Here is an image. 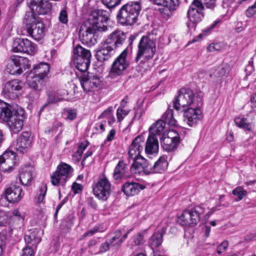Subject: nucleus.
I'll return each mask as SVG.
<instances>
[{"label":"nucleus","instance_id":"obj_16","mask_svg":"<svg viewBox=\"0 0 256 256\" xmlns=\"http://www.w3.org/2000/svg\"><path fill=\"white\" fill-rule=\"evenodd\" d=\"M12 50L14 52H22L34 54L37 50L36 46L27 38H16L12 44Z\"/></svg>","mask_w":256,"mask_h":256},{"label":"nucleus","instance_id":"obj_15","mask_svg":"<svg viewBox=\"0 0 256 256\" xmlns=\"http://www.w3.org/2000/svg\"><path fill=\"white\" fill-rule=\"evenodd\" d=\"M160 142L164 150L167 152L173 151L179 144V135L176 130H170L167 134H163L160 138Z\"/></svg>","mask_w":256,"mask_h":256},{"label":"nucleus","instance_id":"obj_37","mask_svg":"<svg viewBox=\"0 0 256 256\" xmlns=\"http://www.w3.org/2000/svg\"><path fill=\"white\" fill-rule=\"evenodd\" d=\"M47 192V186L45 184H42L38 188L34 196V202L37 204L44 203V198Z\"/></svg>","mask_w":256,"mask_h":256},{"label":"nucleus","instance_id":"obj_5","mask_svg":"<svg viewBox=\"0 0 256 256\" xmlns=\"http://www.w3.org/2000/svg\"><path fill=\"white\" fill-rule=\"evenodd\" d=\"M50 68L48 64L46 62H40L34 66L26 77V82L28 86L35 90H41Z\"/></svg>","mask_w":256,"mask_h":256},{"label":"nucleus","instance_id":"obj_56","mask_svg":"<svg viewBox=\"0 0 256 256\" xmlns=\"http://www.w3.org/2000/svg\"><path fill=\"white\" fill-rule=\"evenodd\" d=\"M228 242L227 241H224L220 244L217 248V252L218 254H220L223 252L228 246Z\"/></svg>","mask_w":256,"mask_h":256},{"label":"nucleus","instance_id":"obj_34","mask_svg":"<svg viewBox=\"0 0 256 256\" xmlns=\"http://www.w3.org/2000/svg\"><path fill=\"white\" fill-rule=\"evenodd\" d=\"M72 59L82 58H91L90 52L80 45H76L73 49Z\"/></svg>","mask_w":256,"mask_h":256},{"label":"nucleus","instance_id":"obj_32","mask_svg":"<svg viewBox=\"0 0 256 256\" xmlns=\"http://www.w3.org/2000/svg\"><path fill=\"white\" fill-rule=\"evenodd\" d=\"M91 58H82L72 59L76 68L80 72H86L89 68Z\"/></svg>","mask_w":256,"mask_h":256},{"label":"nucleus","instance_id":"obj_18","mask_svg":"<svg viewBox=\"0 0 256 256\" xmlns=\"http://www.w3.org/2000/svg\"><path fill=\"white\" fill-rule=\"evenodd\" d=\"M96 30H98L85 22L81 26L80 30V40L84 44L88 46L94 45L96 43V40L94 37Z\"/></svg>","mask_w":256,"mask_h":256},{"label":"nucleus","instance_id":"obj_4","mask_svg":"<svg viewBox=\"0 0 256 256\" xmlns=\"http://www.w3.org/2000/svg\"><path fill=\"white\" fill-rule=\"evenodd\" d=\"M203 94L199 92L194 94L188 88H182L174 102V107L178 110H182L195 106H203Z\"/></svg>","mask_w":256,"mask_h":256},{"label":"nucleus","instance_id":"obj_8","mask_svg":"<svg viewBox=\"0 0 256 256\" xmlns=\"http://www.w3.org/2000/svg\"><path fill=\"white\" fill-rule=\"evenodd\" d=\"M24 195L22 188L15 183L6 186L0 196V205L6 206L9 203L14 204L20 202Z\"/></svg>","mask_w":256,"mask_h":256},{"label":"nucleus","instance_id":"obj_24","mask_svg":"<svg viewBox=\"0 0 256 256\" xmlns=\"http://www.w3.org/2000/svg\"><path fill=\"white\" fill-rule=\"evenodd\" d=\"M31 144L30 134L28 132H22L17 139L14 144L15 150L20 153H24L28 151Z\"/></svg>","mask_w":256,"mask_h":256},{"label":"nucleus","instance_id":"obj_23","mask_svg":"<svg viewBox=\"0 0 256 256\" xmlns=\"http://www.w3.org/2000/svg\"><path fill=\"white\" fill-rule=\"evenodd\" d=\"M204 8L198 0H194L187 13L190 20L193 23L200 22L204 17L202 12Z\"/></svg>","mask_w":256,"mask_h":256},{"label":"nucleus","instance_id":"obj_46","mask_svg":"<svg viewBox=\"0 0 256 256\" xmlns=\"http://www.w3.org/2000/svg\"><path fill=\"white\" fill-rule=\"evenodd\" d=\"M15 63L18 65V66L26 70L30 68V64L29 60L24 57H18L15 58Z\"/></svg>","mask_w":256,"mask_h":256},{"label":"nucleus","instance_id":"obj_21","mask_svg":"<svg viewBox=\"0 0 256 256\" xmlns=\"http://www.w3.org/2000/svg\"><path fill=\"white\" fill-rule=\"evenodd\" d=\"M132 160H133V164L130 167L132 173L138 174H150V164L144 158L140 156Z\"/></svg>","mask_w":256,"mask_h":256},{"label":"nucleus","instance_id":"obj_20","mask_svg":"<svg viewBox=\"0 0 256 256\" xmlns=\"http://www.w3.org/2000/svg\"><path fill=\"white\" fill-rule=\"evenodd\" d=\"M15 153L10 150H6L0 156V170L4 172H10L16 163Z\"/></svg>","mask_w":256,"mask_h":256},{"label":"nucleus","instance_id":"obj_44","mask_svg":"<svg viewBox=\"0 0 256 256\" xmlns=\"http://www.w3.org/2000/svg\"><path fill=\"white\" fill-rule=\"evenodd\" d=\"M146 230H144L142 232H138L134 238V244L136 246L143 244L146 242Z\"/></svg>","mask_w":256,"mask_h":256},{"label":"nucleus","instance_id":"obj_58","mask_svg":"<svg viewBox=\"0 0 256 256\" xmlns=\"http://www.w3.org/2000/svg\"><path fill=\"white\" fill-rule=\"evenodd\" d=\"M115 134L116 130L114 129L111 130L104 141V143H106V142H111L112 140L114 139Z\"/></svg>","mask_w":256,"mask_h":256},{"label":"nucleus","instance_id":"obj_30","mask_svg":"<svg viewBox=\"0 0 256 256\" xmlns=\"http://www.w3.org/2000/svg\"><path fill=\"white\" fill-rule=\"evenodd\" d=\"M144 186L133 182H126L122 186V191L127 196H132L137 194Z\"/></svg>","mask_w":256,"mask_h":256},{"label":"nucleus","instance_id":"obj_12","mask_svg":"<svg viewBox=\"0 0 256 256\" xmlns=\"http://www.w3.org/2000/svg\"><path fill=\"white\" fill-rule=\"evenodd\" d=\"M23 83L18 80H12L6 82L2 94L4 98L10 100H16L22 95Z\"/></svg>","mask_w":256,"mask_h":256},{"label":"nucleus","instance_id":"obj_51","mask_svg":"<svg viewBox=\"0 0 256 256\" xmlns=\"http://www.w3.org/2000/svg\"><path fill=\"white\" fill-rule=\"evenodd\" d=\"M34 248L26 246L22 250V256H34Z\"/></svg>","mask_w":256,"mask_h":256},{"label":"nucleus","instance_id":"obj_31","mask_svg":"<svg viewBox=\"0 0 256 256\" xmlns=\"http://www.w3.org/2000/svg\"><path fill=\"white\" fill-rule=\"evenodd\" d=\"M168 166L166 157L162 156L152 166L150 164V174L162 173L165 171Z\"/></svg>","mask_w":256,"mask_h":256},{"label":"nucleus","instance_id":"obj_33","mask_svg":"<svg viewBox=\"0 0 256 256\" xmlns=\"http://www.w3.org/2000/svg\"><path fill=\"white\" fill-rule=\"evenodd\" d=\"M12 215L10 212L4 210H0V226L8 227L10 232L12 230L10 225L12 224Z\"/></svg>","mask_w":256,"mask_h":256},{"label":"nucleus","instance_id":"obj_52","mask_svg":"<svg viewBox=\"0 0 256 256\" xmlns=\"http://www.w3.org/2000/svg\"><path fill=\"white\" fill-rule=\"evenodd\" d=\"M202 5H205L208 8L213 9L216 6V0H200Z\"/></svg>","mask_w":256,"mask_h":256},{"label":"nucleus","instance_id":"obj_2","mask_svg":"<svg viewBox=\"0 0 256 256\" xmlns=\"http://www.w3.org/2000/svg\"><path fill=\"white\" fill-rule=\"evenodd\" d=\"M126 38V34L120 30H115L110 34L102 43L96 56L100 61L108 60L113 56L116 50L120 46Z\"/></svg>","mask_w":256,"mask_h":256},{"label":"nucleus","instance_id":"obj_19","mask_svg":"<svg viewBox=\"0 0 256 256\" xmlns=\"http://www.w3.org/2000/svg\"><path fill=\"white\" fill-rule=\"evenodd\" d=\"M202 106H195L182 110L184 120L190 126H193L202 119Z\"/></svg>","mask_w":256,"mask_h":256},{"label":"nucleus","instance_id":"obj_28","mask_svg":"<svg viewBox=\"0 0 256 256\" xmlns=\"http://www.w3.org/2000/svg\"><path fill=\"white\" fill-rule=\"evenodd\" d=\"M159 149L158 142L156 136H148L145 146V152L148 156L156 155Z\"/></svg>","mask_w":256,"mask_h":256},{"label":"nucleus","instance_id":"obj_57","mask_svg":"<svg viewBox=\"0 0 256 256\" xmlns=\"http://www.w3.org/2000/svg\"><path fill=\"white\" fill-rule=\"evenodd\" d=\"M72 189L74 194H78L82 190V186L81 184L74 182L72 184Z\"/></svg>","mask_w":256,"mask_h":256},{"label":"nucleus","instance_id":"obj_40","mask_svg":"<svg viewBox=\"0 0 256 256\" xmlns=\"http://www.w3.org/2000/svg\"><path fill=\"white\" fill-rule=\"evenodd\" d=\"M113 112L114 110L112 107L110 106L103 112L100 116V117L106 119L108 124L112 125L116 122L115 118L113 114Z\"/></svg>","mask_w":256,"mask_h":256},{"label":"nucleus","instance_id":"obj_1","mask_svg":"<svg viewBox=\"0 0 256 256\" xmlns=\"http://www.w3.org/2000/svg\"><path fill=\"white\" fill-rule=\"evenodd\" d=\"M28 4L31 11L26 14L24 18L26 30L36 40H40L44 35L45 27L36 14H47L50 10L52 5L44 0H28Z\"/></svg>","mask_w":256,"mask_h":256},{"label":"nucleus","instance_id":"obj_3","mask_svg":"<svg viewBox=\"0 0 256 256\" xmlns=\"http://www.w3.org/2000/svg\"><path fill=\"white\" fill-rule=\"evenodd\" d=\"M156 30H153L143 36L138 44V50L136 61L138 62L142 58L145 60L152 59L156 52Z\"/></svg>","mask_w":256,"mask_h":256},{"label":"nucleus","instance_id":"obj_7","mask_svg":"<svg viewBox=\"0 0 256 256\" xmlns=\"http://www.w3.org/2000/svg\"><path fill=\"white\" fill-rule=\"evenodd\" d=\"M140 10L138 2H130L124 5L117 14L118 22L122 26H132L134 24Z\"/></svg>","mask_w":256,"mask_h":256},{"label":"nucleus","instance_id":"obj_27","mask_svg":"<svg viewBox=\"0 0 256 256\" xmlns=\"http://www.w3.org/2000/svg\"><path fill=\"white\" fill-rule=\"evenodd\" d=\"M24 239L26 246L36 248L37 245L41 241L40 232L36 229L30 230L26 234Z\"/></svg>","mask_w":256,"mask_h":256},{"label":"nucleus","instance_id":"obj_17","mask_svg":"<svg viewBox=\"0 0 256 256\" xmlns=\"http://www.w3.org/2000/svg\"><path fill=\"white\" fill-rule=\"evenodd\" d=\"M198 208L186 210L178 218V222L182 226H193L200 220V212Z\"/></svg>","mask_w":256,"mask_h":256},{"label":"nucleus","instance_id":"obj_42","mask_svg":"<svg viewBox=\"0 0 256 256\" xmlns=\"http://www.w3.org/2000/svg\"><path fill=\"white\" fill-rule=\"evenodd\" d=\"M232 194L236 196L234 201L238 202L246 196L248 194V192L242 186H239L232 190Z\"/></svg>","mask_w":256,"mask_h":256},{"label":"nucleus","instance_id":"obj_60","mask_svg":"<svg viewBox=\"0 0 256 256\" xmlns=\"http://www.w3.org/2000/svg\"><path fill=\"white\" fill-rule=\"evenodd\" d=\"M116 241L117 240H116V239L114 236H112L111 238L107 240V242H108L110 247L114 249H118V248L114 246V244Z\"/></svg>","mask_w":256,"mask_h":256},{"label":"nucleus","instance_id":"obj_64","mask_svg":"<svg viewBox=\"0 0 256 256\" xmlns=\"http://www.w3.org/2000/svg\"><path fill=\"white\" fill-rule=\"evenodd\" d=\"M154 256H165L164 255V250H154Z\"/></svg>","mask_w":256,"mask_h":256},{"label":"nucleus","instance_id":"obj_41","mask_svg":"<svg viewBox=\"0 0 256 256\" xmlns=\"http://www.w3.org/2000/svg\"><path fill=\"white\" fill-rule=\"evenodd\" d=\"M162 118L164 120L166 124L172 126H175L177 124V121L174 118L173 110L172 109H168L162 115Z\"/></svg>","mask_w":256,"mask_h":256},{"label":"nucleus","instance_id":"obj_38","mask_svg":"<svg viewBox=\"0 0 256 256\" xmlns=\"http://www.w3.org/2000/svg\"><path fill=\"white\" fill-rule=\"evenodd\" d=\"M126 164L122 160L120 161L114 168L113 176L114 180H119L123 178L126 172Z\"/></svg>","mask_w":256,"mask_h":256},{"label":"nucleus","instance_id":"obj_59","mask_svg":"<svg viewBox=\"0 0 256 256\" xmlns=\"http://www.w3.org/2000/svg\"><path fill=\"white\" fill-rule=\"evenodd\" d=\"M110 246L107 240L102 244L100 247V252H104L108 250Z\"/></svg>","mask_w":256,"mask_h":256},{"label":"nucleus","instance_id":"obj_61","mask_svg":"<svg viewBox=\"0 0 256 256\" xmlns=\"http://www.w3.org/2000/svg\"><path fill=\"white\" fill-rule=\"evenodd\" d=\"M88 204L94 208H97V204L92 198H89L88 199Z\"/></svg>","mask_w":256,"mask_h":256},{"label":"nucleus","instance_id":"obj_63","mask_svg":"<svg viewBox=\"0 0 256 256\" xmlns=\"http://www.w3.org/2000/svg\"><path fill=\"white\" fill-rule=\"evenodd\" d=\"M251 106L254 110H256V94L251 99Z\"/></svg>","mask_w":256,"mask_h":256},{"label":"nucleus","instance_id":"obj_14","mask_svg":"<svg viewBox=\"0 0 256 256\" xmlns=\"http://www.w3.org/2000/svg\"><path fill=\"white\" fill-rule=\"evenodd\" d=\"M128 50L126 48L115 59L113 62L110 72V75L112 77L119 76L123 74L127 68L129 63L126 60L128 56Z\"/></svg>","mask_w":256,"mask_h":256},{"label":"nucleus","instance_id":"obj_55","mask_svg":"<svg viewBox=\"0 0 256 256\" xmlns=\"http://www.w3.org/2000/svg\"><path fill=\"white\" fill-rule=\"evenodd\" d=\"M88 144L89 142L86 140L82 142L78 148V150L76 152V154L80 156L83 153L84 151L88 147Z\"/></svg>","mask_w":256,"mask_h":256},{"label":"nucleus","instance_id":"obj_43","mask_svg":"<svg viewBox=\"0 0 256 256\" xmlns=\"http://www.w3.org/2000/svg\"><path fill=\"white\" fill-rule=\"evenodd\" d=\"M6 70L10 74L12 75H19L20 74L23 70L22 68L18 66L17 64L15 63V59L12 60V63L8 65Z\"/></svg>","mask_w":256,"mask_h":256},{"label":"nucleus","instance_id":"obj_11","mask_svg":"<svg viewBox=\"0 0 256 256\" xmlns=\"http://www.w3.org/2000/svg\"><path fill=\"white\" fill-rule=\"evenodd\" d=\"M111 188L110 182L105 176H103L99 177L98 181L94 184L92 191L98 199L106 201L110 196Z\"/></svg>","mask_w":256,"mask_h":256},{"label":"nucleus","instance_id":"obj_48","mask_svg":"<svg viewBox=\"0 0 256 256\" xmlns=\"http://www.w3.org/2000/svg\"><path fill=\"white\" fill-rule=\"evenodd\" d=\"M122 0H102V3L108 8H114L121 2Z\"/></svg>","mask_w":256,"mask_h":256},{"label":"nucleus","instance_id":"obj_45","mask_svg":"<svg viewBox=\"0 0 256 256\" xmlns=\"http://www.w3.org/2000/svg\"><path fill=\"white\" fill-rule=\"evenodd\" d=\"M62 116L66 120H72L76 118L77 113L74 109L66 108L62 112Z\"/></svg>","mask_w":256,"mask_h":256},{"label":"nucleus","instance_id":"obj_36","mask_svg":"<svg viewBox=\"0 0 256 256\" xmlns=\"http://www.w3.org/2000/svg\"><path fill=\"white\" fill-rule=\"evenodd\" d=\"M166 125V122L164 120H158L154 123L150 128V135L160 134L163 132Z\"/></svg>","mask_w":256,"mask_h":256},{"label":"nucleus","instance_id":"obj_50","mask_svg":"<svg viewBox=\"0 0 256 256\" xmlns=\"http://www.w3.org/2000/svg\"><path fill=\"white\" fill-rule=\"evenodd\" d=\"M59 21L63 24H66L68 22V13L66 10H62L58 16Z\"/></svg>","mask_w":256,"mask_h":256},{"label":"nucleus","instance_id":"obj_13","mask_svg":"<svg viewBox=\"0 0 256 256\" xmlns=\"http://www.w3.org/2000/svg\"><path fill=\"white\" fill-rule=\"evenodd\" d=\"M80 83L84 92H94L102 86V80L92 74H84L80 78Z\"/></svg>","mask_w":256,"mask_h":256},{"label":"nucleus","instance_id":"obj_35","mask_svg":"<svg viewBox=\"0 0 256 256\" xmlns=\"http://www.w3.org/2000/svg\"><path fill=\"white\" fill-rule=\"evenodd\" d=\"M166 230V228H162V230L159 232L154 234L150 239V244L152 248L160 246L162 242V236Z\"/></svg>","mask_w":256,"mask_h":256},{"label":"nucleus","instance_id":"obj_22","mask_svg":"<svg viewBox=\"0 0 256 256\" xmlns=\"http://www.w3.org/2000/svg\"><path fill=\"white\" fill-rule=\"evenodd\" d=\"M154 4L162 6L164 8L160 12L164 18H170L177 7L178 0H152Z\"/></svg>","mask_w":256,"mask_h":256},{"label":"nucleus","instance_id":"obj_25","mask_svg":"<svg viewBox=\"0 0 256 256\" xmlns=\"http://www.w3.org/2000/svg\"><path fill=\"white\" fill-rule=\"evenodd\" d=\"M144 138L142 136H136L132 141L129 148L128 156L130 159L136 158L140 156V152L143 150Z\"/></svg>","mask_w":256,"mask_h":256},{"label":"nucleus","instance_id":"obj_49","mask_svg":"<svg viewBox=\"0 0 256 256\" xmlns=\"http://www.w3.org/2000/svg\"><path fill=\"white\" fill-rule=\"evenodd\" d=\"M218 21H215L210 26L207 27L204 29L202 32L198 36V38H202L208 34L210 31L215 28L216 26L218 23Z\"/></svg>","mask_w":256,"mask_h":256},{"label":"nucleus","instance_id":"obj_9","mask_svg":"<svg viewBox=\"0 0 256 256\" xmlns=\"http://www.w3.org/2000/svg\"><path fill=\"white\" fill-rule=\"evenodd\" d=\"M73 171V168L70 165L61 162L50 176L52 184L54 186L64 188L68 180L72 176Z\"/></svg>","mask_w":256,"mask_h":256},{"label":"nucleus","instance_id":"obj_39","mask_svg":"<svg viewBox=\"0 0 256 256\" xmlns=\"http://www.w3.org/2000/svg\"><path fill=\"white\" fill-rule=\"evenodd\" d=\"M132 231V229H130L126 234H124L122 236V232L120 230H117L114 232V237L117 240V241L114 244V246L116 247L120 248L122 244L124 242V241L127 238L128 235Z\"/></svg>","mask_w":256,"mask_h":256},{"label":"nucleus","instance_id":"obj_53","mask_svg":"<svg viewBox=\"0 0 256 256\" xmlns=\"http://www.w3.org/2000/svg\"><path fill=\"white\" fill-rule=\"evenodd\" d=\"M256 13V0L254 4L250 6L246 11V15L249 18L252 17Z\"/></svg>","mask_w":256,"mask_h":256},{"label":"nucleus","instance_id":"obj_10","mask_svg":"<svg viewBox=\"0 0 256 256\" xmlns=\"http://www.w3.org/2000/svg\"><path fill=\"white\" fill-rule=\"evenodd\" d=\"M109 15L106 10H96L90 14L86 22L98 30L104 31L107 28L106 24L109 18Z\"/></svg>","mask_w":256,"mask_h":256},{"label":"nucleus","instance_id":"obj_29","mask_svg":"<svg viewBox=\"0 0 256 256\" xmlns=\"http://www.w3.org/2000/svg\"><path fill=\"white\" fill-rule=\"evenodd\" d=\"M34 168L31 166H25L22 167L20 170L19 180L21 184L28 186L32 179Z\"/></svg>","mask_w":256,"mask_h":256},{"label":"nucleus","instance_id":"obj_26","mask_svg":"<svg viewBox=\"0 0 256 256\" xmlns=\"http://www.w3.org/2000/svg\"><path fill=\"white\" fill-rule=\"evenodd\" d=\"M254 116L252 113H250L246 117L240 116L236 117L234 120V123L240 128L245 130H252L254 124Z\"/></svg>","mask_w":256,"mask_h":256},{"label":"nucleus","instance_id":"obj_6","mask_svg":"<svg viewBox=\"0 0 256 256\" xmlns=\"http://www.w3.org/2000/svg\"><path fill=\"white\" fill-rule=\"evenodd\" d=\"M0 118L6 122L10 130L14 133H18L23 126L22 115L13 112L11 107L7 103L0 101Z\"/></svg>","mask_w":256,"mask_h":256},{"label":"nucleus","instance_id":"obj_54","mask_svg":"<svg viewBox=\"0 0 256 256\" xmlns=\"http://www.w3.org/2000/svg\"><path fill=\"white\" fill-rule=\"evenodd\" d=\"M222 49L221 44L219 43H212L210 44L207 50L210 52H214L216 51L220 50Z\"/></svg>","mask_w":256,"mask_h":256},{"label":"nucleus","instance_id":"obj_62","mask_svg":"<svg viewBox=\"0 0 256 256\" xmlns=\"http://www.w3.org/2000/svg\"><path fill=\"white\" fill-rule=\"evenodd\" d=\"M97 232H98V229L94 228H93V229H92L91 230H90L89 231H88V232H86L85 234H84V235H83V236L84 237H86V236H92L95 233H96Z\"/></svg>","mask_w":256,"mask_h":256},{"label":"nucleus","instance_id":"obj_47","mask_svg":"<svg viewBox=\"0 0 256 256\" xmlns=\"http://www.w3.org/2000/svg\"><path fill=\"white\" fill-rule=\"evenodd\" d=\"M130 110L125 108H118L116 112V120L120 123L130 112Z\"/></svg>","mask_w":256,"mask_h":256}]
</instances>
